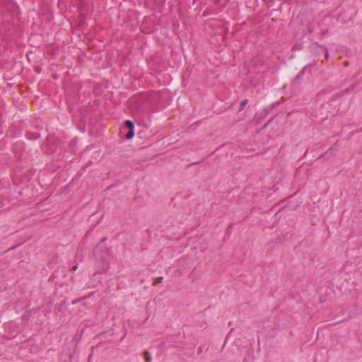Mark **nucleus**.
I'll return each mask as SVG.
<instances>
[{
	"label": "nucleus",
	"instance_id": "nucleus-5",
	"mask_svg": "<svg viewBox=\"0 0 362 362\" xmlns=\"http://www.w3.org/2000/svg\"><path fill=\"white\" fill-rule=\"evenodd\" d=\"M325 58L328 59V57H329V52H328L327 49H325Z\"/></svg>",
	"mask_w": 362,
	"mask_h": 362
},
{
	"label": "nucleus",
	"instance_id": "nucleus-2",
	"mask_svg": "<svg viewBox=\"0 0 362 362\" xmlns=\"http://www.w3.org/2000/svg\"><path fill=\"white\" fill-rule=\"evenodd\" d=\"M134 130H129V132L126 134V138L127 139H130L134 136Z\"/></svg>",
	"mask_w": 362,
	"mask_h": 362
},
{
	"label": "nucleus",
	"instance_id": "nucleus-4",
	"mask_svg": "<svg viewBox=\"0 0 362 362\" xmlns=\"http://www.w3.org/2000/svg\"><path fill=\"white\" fill-rule=\"evenodd\" d=\"M145 356H146V362H150L151 361V357L149 356L148 352H147V351L145 352Z\"/></svg>",
	"mask_w": 362,
	"mask_h": 362
},
{
	"label": "nucleus",
	"instance_id": "nucleus-1",
	"mask_svg": "<svg viewBox=\"0 0 362 362\" xmlns=\"http://www.w3.org/2000/svg\"><path fill=\"white\" fill-rule=\"evenodd\" d=\"M125 126L129 129V130H134V123L130 120H127L125 122Z\"/></svg>",
	"mask_w": 362,
	"mask_h": 362
},
{
	"label": "nucleus",
	"instance_id": "nucleus-3",
	"mask_svg": "<svg viewBox=\"0 0 362 362\" xmlns=\"http://www.w3.org/2000/svg\"><path fill=\"white\" fill-rule=\"evenodd\" d=\"M247 100H243L240 103V111L243 110L245 105H247Z\"/></svg>",
	"mask_w": 362,
	"mask_h": 362
}]
</instances>
